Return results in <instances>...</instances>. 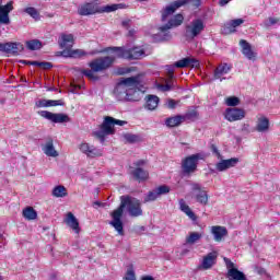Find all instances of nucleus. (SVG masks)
<instances>
[{
    "label": "nucleus",
    "mask_w": 280,
    "mask_h": 280,
    "mask_svg": "<svg viewBox=\"0 0 280 280\" xmlns=\"http://www.w3.org/2000/svg\"><path fill=\"white\" fill-rule=\"evenodd\" d=\"M20 65H32V61L20 60Z\"/></svg>",
    "instance_id": "obj_64"
},
{
    "label": "nucleus",
    "mask_w": 280,
    "mask_h": 280,
    "mask_svg": "<svg viewBox=\"0 0 280 280\" xmlns=\"http://www.w3.org/2000/svg\"><path fill=\"white\" fill-rule=\"evenodd\" d=\"M167 108H171V109H174V108H176V101H174V100H168V102H167Z\"/></svg>",
    "instance_id": "obj_59"
},
{
    "label": "nucleus",
    "mask_w": 280,
    "mask_h": 280,
    "mask_svg": "<svg viewBox=\"0 0 280 280\" xmlns=\"http://www.w3.org/2000/svg\"><path fill=\"white\" fill-rule=\"evenodd\" d=\"M26 47L30 49V51H36L43 47V43H40L38 39H32L26 42Z\"/></svg>",
    "instance_id": "obj_40"
},
{
    "label": "nucleus",
    "mask_w": 280,
    "mask_h": 280,
    "mask_svg": "<svg viewBox=\"0 0 280 280\" xmlns=\"http://www.w3.org/2000/svg\"><path fill=\"white\" fill-rule=\"evenodd\" d=\"M141 280H154V277L152 276H143Z\"/></svg>",
    "instance_id": "obj_62"
},
{
    "label": "nucleus",
    "mask_w": 280,
    "mask_h": 280,
    "mask_svg": "<svg viewBox=\"0 0 280 280\" xmlns=\"http://www.w3.org/2000/svg\"><path fill=\"white\" fill-rule=\"evenodd\" d=\"M52 67H54V65L49 61H39V68L40 69L49 70Z\"/></svg>",
    "instance_id": "obj_54"
},
{
    "label": "nucleus",
    "mask_w": 280,
    "mask_h": 280,
    "mask_svg": "<svg viewBox=\"0 0 280 280\" xmlns=\"http://www.w3.org/2000/svg\"><path fill=\"white\" fill-rule=\"evenodd\" d=\"M58 54H59V56H62L63 58H73V49H71V48H66L65 50L59 51Z\"/></svg>",
    "instance_id": "obj_49"
},
{
    "label": "nucleus",
    "mask_w": 280,
    "mask_h": 280,
    "mask_svg": "<svg viewBox=\"0 0 280 280\" xmlns=\"http://www.w3.org/2000/svg\"><path fill=\"white\" fill-rule=\"evenodd\" d=\"M58 43L61 49H71L73 47V34H61Z\"/></svg>",
    "instance_id": "obj_26"
},
{
    "label": "nucleus",
    "mask_w": 280,
    "mask_h": 280,
    "mask_svg": "<svg viewBox=\"0 0 280 280\" xmlns=\"http://www.w3.org/2000/svg\"><path fill=\"white\" fill-rule=\"evenodd\" d=\"M132 24V20L126 19L121 22V25L125 30H130V25Z\"/></svg>",
    "instance_id": "obj_57"
},
{
    "label": "nucleus",
    "mask_w": 280,
    "mask_h": 280,
    "mask_svg": "<svg viewBox=\"0 0 280 280\" xmlns=\"http://www.w3.org/2000/svg\"><path fill=\"white\" fill-rule=\"evenodd\" d=\"M127 208V211L131 218H139L143 215V209H141V201L130 195H124L120 197L119 207L114 210L112 215V221L109 222L110 226L115 229L118 235L124 236V209Z\"/></svg>",
    "instance_id": "obj_1"
},
{
    "label": "nucleus",
    "mask_w": 280,
    "mask_h": 280,
    "mask_svg": "<svg viewBox=\"0 0 280 280\" xmlns=\"http://www.w3.org/2000/svg\"><path fill=\"white\" fill-rule=\"evenodd\" d=\"M277 23H279V18H269L265 22V27H270L271 25H277Z\"/></svg>",
    "instance_id": "obj_52"
},
{
    "label": "nucleus",
    "mask_w": 280,
    "mask_h": 280,
    "mask_svg": "<svg viewBox=\"0 0 280 280\" xmlns=\"http://www.w3.org/2000/svg\"><path fill=\"white\" fill-rule=\"evenodd\" d=\"M107 51H115L116 58H124L125 60H141V58H145V50L141 47H133L130 49L112 47L107 48Z\"/></svg>",
    "instance_id": "obj_4"
},
{
    "label": "nucleus",
    "mask_w": 280,
    "mask_h": 280,
    "mask_svg": "<svg viewBox=\"0 0 280 280\" xmlns=\"http://www.w3.org/2000/svg\"><path fill=\"white\" fill-rule=\"evenodd\" d=\"M240 46L242 47V54L245 58L248 60H255L256 54L253 51V47L246 42V39H241Z\"/></svg>",
    "instance_id": "obj_24"
},
{
    "label": "nucleus",
    "mask_w": 280,
    "mask_h": 280,
    "mask_svg": "<svg viewBox=\"0 0 280 280\" xmlns=\"http://www.w3.org/2000/svg\"><path fill=\"white\" fill-rule=\"evenodd\" d=\"M155 191L158 192V196H165V194H170V186H159L158 188H155Z\"/></svg>",
    "instance_id": "obj_46"
},
{
    "label": "nucleus",
    "mask_w": 280,
    "mask_h": 280,
    "mask_svg": "<svg viewBox=\"0 0 280 280\" xmlns=\"http://www.w3.org/2000/svg\"><path fill=\"white\" fill-rule=\"evenodd\" d=\"M139 77H130L117 83L114 95L118 102H139Z\"/></svg>",
    "instance_id": "obj_2"
},
{
    "label": "nucleus",
    "mask_w": 280,
    "mask_h": 280,
    "mask_svg": "<svg viewBox=\"0 0 280 280\" xmlns=\"http://www.w3.org/2000/svg\"><path fill=\"white\" fill-rule=\"evenodd\" d=\"M179 209L180 211L186 213V215H188V218L194 222L198 220V217H196V213H194V211H191V208H189V206L185 202V199L179 200Z\"/></svg>",
    "instance_id": "obj_31"
},
{
    "label": "nucleus",
    "mask_w": 280,
    "mask_h": 280,
    "mask_svg": "<svg viewBox=\"0 0 280 280\" xmlns=\"http://www.w3.org/2000/svg\"><path fill=\"white\" fill-rule=\"evenodd\" d=\"M177 69H198L200 61L194 57H186L175 62Z\"/></svg>",
    "instance_id": "obj_15"
},
{
    "label": "nucleus",
    "mask_w": 280,
    "mask_h": 280,
    "mask_svg": "<svg viewBox=\"0 0 280 280\" xmlns=\"http://www.w3.org/2000/svg\"><path fill=\"white\" fill-rule=\"evenodd\" d=\"M131 175L133 176L135 180H138V183H142V180H148V172L141 167H136L133 171H131Z\"/></svg>",
    "instance_id": "obj_30"
},
{
    "label": "nucleus",
    "mask_w": 280,
    "mask_h": 280,
    "mask_svg": "<svg viewBox=\"0 0 280 280\" xmlns=\"http://www.w3.org/2000/svg\"><path fill=\"white\" fill-rule=\"evenodd\" d=\"M37 108H49L51 106H65V102L62 100H39L35 103Z\"/></svg>",
    "instance_id": "obj_22"
},
{
    "label": "nucleus",
    "mask_w": 280,
    "mask_h": 280,
    "mask_svg": "<svg viewBox=\"0 0 280 280\" xmlns=\"http://www.w3.org/2000/svg\"><path fill=\"white\" fill-rule=\"evenodd\" d=\"M159 106V96L156 95H148L145 98L144 108L148 110H156Z\"/></svg>",
    "instance_id": "obj_32"
},
{
    "label": "nucleus",
    "mask_w": 280,
    "mask_h": 280,
    "mask_svg": "<svg viewBox=\"0 0 280 280\" xmlns=\"http://www.w3.org/2000/svg\"><path fill=\"white\" fill-rule=\"evenodd\" d=\"M200 160H202V155L200 153H196L185 158L182 161L183 174H186V176H189L190 174L196 173L198 170V161Z\"/></svg>",
    "instance_id": "obj_7"
},
{
    "label": "nucleus",
    "mask_w": 280,
    "mask_h": 280,
    "mask_svg": "<svg viewBox=\"0 0 280 280\" xmlns=\"http://www.w3.org/2000/svg\"><path fill=\"white\" fill-rule=\"evenodd\" d=\"M241 132H243V135H250V125L243 124L241 128Z\"/></svg>",
    "instance_id": "obj_55"
},
{
    "label": "nucleus",
    "mask_w": 280,
    "mask_h": 280,
    "mask_svg": "<svg viewBox=\"0 0 280 280\" xmlns=\"http://www.w3.org/2000/svg\"><path fill=\"white\" fill-rule=\"evenodd\" d=\"M106 136H108V133H106V131H104L102 128L101 130L94 132V137H96V139H100L102 143H104Z\"/></svg>",
    "instance_id": "obj_48"
},
{
    "label": "nucleus",
    "mask_w": 280,
    "mask_h": 280,
    "mask_svg": "<svg viewBox=\"0 0 280 280\" xmlns=\"http://www.w3.org/2000/svg\"><path fill=\"white\" fill-rule=\"evenodd\" d=\"M25 47H23V44L21 43H14V42H9V43H0V51L3 54H10L11 56H19L21 51H23Z\"/></svg>",
    "instance_id": "obj_9"
},
{
    "label": "nucleus",
    "mask_w": 280,
    "mask_h": 280,
    "mask_svg": "<svg viewBox=\"0 0 280 280\" xmlns=\"http://www.w3.org/2000/svg\"><path fill=\"white\" fill-rule=\"evenodd\" d=\"M115 122L113 120V117L110 116H106L104 118L103 124L101 125L102 130L106 133V135H115Z\"/></svg>",
    "instance_id": "obj_28"
},
{
    "label": "nucleus",
    "mask_w": 280,
    "mask_h": 280,
    "mask_svg": "<svg viewBox=\"0 0 280 280\" xmlns=\"http://www.w3.org/2000/svg\"><path fill=\"white\" fill-rule=\"evenodd\" d=\"M23 12H25V14H28V16H31L35 21H39L40 20V13L34 7H27V8H25L23 10Z\"/></svg>",
    "instance_id": "obj_38"
},
{
    "label": "nucleus",
    "mask_w": 280,
    "mask_h": 280,
    "mask_svg": "<svg viewBox=\"0 0 280 280\" xmlns=\"http://www.w3.org/2000/svg\"><path fill=\"white\" fill-rule=\"evenodd\" d=\"M124 280H137V277L135 276V271L132 269H129L124 277Z\"/></svg>",
    "instance_id": "obj_53"
},
{
    "label": "nucleus",
    "mask_w": 280,
    "mask_h": 280,
    "mask_svg": "<svg viewBox=\"0 0 280 280\" xmlns=\"http://www.w3.org/2000/svg\"><path fill=\"white\" fill-rule=\"evenodd\" d=\"M133 165H136V167H141V165H145V161L139 160L136 163H133Z\"/></svg>",
    "instance_id": "obj_60"
},
{
    "label": "nucleus",
    "mask_w": 280,
    "mask_h": 280,
    "mask_svg": "<svg viewBox=\"0 0 280 280\" xmlns=\"http://www.w3.org/2000/svg\"><path fill=\"white\" fill-rule=\"evenodd\" d=\"M156 198H159V192H156V189H153L144 197V202H154Z\"/></svg>",
    "instance_id": "obj_44"
},
{
    "label": "nucleus",
    "mask_w": 280,
    "mask_h": 280,
    "mask_svg": "<svg viewBox=\"0 0 280 280\" xmlns=\"http://www.w3.org/2000/svg\"><path fill=\"white\" fill-rule=\"evenodd\" d=\"M89 54H86V51H84L83 49H74L72 50V58H82L84 56H88Z\"/></svg>",
    "instance_id": "obj_50"
},
{
    "label": "nucleus",
    "mask_w": 280,
    "mask_h": 280,
    "mask_svg": "<svg viewBox=\"0 0 280 280\" xmlns=\"http://www.w3.org/2000/svg\"><path fill=\"white\" fill-rule=\"evenodd\" d=\"M172 28L165 24L163 26L159 27V32L158 34H155V38H158V40H172V33L170 32Z\"/></svg>",
    "instance_id": "obj_25"
},
{
    "label": "nucleus",
    "mask_w": 280,
    "mask_h": 280,
    "mask_svg": "<svg viewBox=\"0 0 280 280\" xmlns=\"http://www.w3.org/2000/svg\"><path fill=\"white\" fill-rule=\"evenodd\" d=\"M52 196L55 198H65V196H67V188L62 185L56 186L52 189Z\"/></svg>",
    "instance_id": "obj_39"
},
{
    "label": "nucleus",
    "mask_w": 280,
    "mask_h": 280,
    "mask_svg": "<svg viewBox=\"0 0 280 280\" xmlns=\"http://www.w3.org/2000/svg\"><path fill=\"white\" fill-rule=\"evenodd\" d=\"M243 23L244 21L242 19L232 20L224 24L221 32L225 35L233 34L235 32V27H240Z\"/></svg>",
    "instance_id": "obj_21"
},
{
    "label": "nucleus",
    "mask_w": 280,
    "mask_h": 280,
    "mask_svg": "<svg viewBox=\"0 0 280 280\" xmlns=\"http://www.w3.org/2000/svg\"><path fill=\"white\" fill-rule=\"evenodd\" d=\"M176 69L175 63L173 66H166V75L168 80L174 81V71Z\"/></svg>",
    "instance_id": "obj_47"
},
{
    "label": "nucleus",
    "mask_w": 280,
    "mask_h": 280,
    "mask_svg": "<svg viewBox=\"0 0 280 280\" xmlns=\"http://www.w3.org/2000/svg\"><path fill=\"white\" fill-rule=\"evenodd\" d=\"M205 32V21L202 19H195L185 27V36L190 40L198 38Z\"/></svg>",
    "instance_id": "obj_6"
},
{
    "label": "nucleus",
    "mask_w": 280,
    "mask_h": 280,
    "mask_svg": "<svg viewBox=\"0 0 280 280\" xmlns=\"http://www.w3.org/2000/svg\"><path fill=\"white\" fill-rule=\"evenodd\" d=\"M269 129H270V120L265 116L259 117L256 125L257 132H268Z\"/></svg>",
    "instance_id": "obj_29"
},
{
    "label": "nucleus",
    "mask_w": 280,
    "mask_h": 280,
    "mask_svg": "<svg viewBox=\"0 0 280 280\" xmlns=\"http://www.w3.org/2000/svg\"><path fill=\"white\" fill-rule=\"evenodd\" d=\"M183 21H185L183 14H176L171 20H168L166 25L172 30V27H179V25H183Z\"/></svg>",
    "instance_id": "obj_35"
},
{
    "label": "nucleus",
    "mask_w": 280,
    "mask_h": 280,
    "mask_svg": "<svg viewBox=\"0 0 280 280\" xmlns=\"http://www.w3.org/2000/svg\"><path fill=\"white\" fill-rule=\"evenodd\" d=\"M202 240V233L200 232H190L188 236L185 238V244H189L190 246H194V244L200 242Z\"/></svg>",
    "instance_id": "obj_33"
},
{
    "label": "nucleus",
    "mask_w": 280,
    "mask_h": 280,
    "mask_svg": "<svg viewBox=\"0 0 280 280\" xmlns=\"http://www.w3.org/2000/svg\"><path fill=\"white\" fill-rule=\"evenodd\" d=\"M184 121H191L198 117V112L196 109L188 110L185 115L182 116Z\"/></svg>",
    "instance_id": "obj_42"
},
{
    "label": "nucleus",
    "mask_w": 280,
    "mask_h": 280,
    "mask_svg": "<svg viewBox=\"0 0 280 280\" xmlns=\"http://www.w3.org/2000/svg\"><path fill=\"white\" fill-rule=\"evenodd\" d=\"M65 223L67 224V226L72 229V231H74V233H80V222L78 221L75 215L72 214V212L67 213Z\"/></svg>",
    "instance_id": "obj_23"
},
{
    "label": "nucleus",
    "mask_w": 280,
    "mask_h": 280,
    "mask_svg": "<svg viewBox=\"0 0 280 280\" xmlns=\"http://www.w3.org/2000/svg\"><path fill=\"white\" fill-rule=\"evenodd\" d=\"M14 10V2L9 1L5 5L0 7V25H10V13Z\"/></svg>",
    "instance_id": "obj_14"
},
{
    "label": "nucleus",
    "mask_w": 280,
    "mask_h": 280,
    "mask_svg": "<svg viewBox=\"0 0 280 280\" xmlns=\"http://www.w3.org/2000/svg\"><path fill=\"white\" fill-rule=\"evenodd\" d=\"M124 8L122 3L119 4H107L105 7H102L98 11V14H102L104 12L110 13V12H116V10H121Z\"/></svg>",
    "instance_id": "obj_37"
},
{
    "label": "nucleus",
    "mask_w": 280,
    "mask_h": 280,
    "mask_svg": "<svg viewBox=\"0 0 280 280\" xmlns=\"http://www.w3.org/2000/svg\"><path fill=\"white\" fill-rule=\"evenodd\" d=\"M114 126H126L128 121L113 118Z\"/></svg>",
    "instance_id": "obj_58"
},
{
    "label": "nucleus",
    "mask_w": 280,
    "mask_h": 280,
    "mask_svg": "<svg viewBox=\"0 0 280 280\" xmlns=\"http://www.w3.org/2000/svg\"><path fill=\"white\" fill-rule=\"evenodd\" d=\"M219 163L215 164L217 172H226V170H231V167H235L237 163H240L238 158H231L229 160L219 159Z\"/></svg>",
    "instance_id": "obj_16"
},
{
    "label": "nucleus",
    "mask_w": 280,
    "mask_h": 280,
    "mask_svg": "<svg viewBox=\"0 0 280 280\" xmlns=\"http://www.w3.org/2000/svg\"><path fill=\"white\" fill-rule=\"evenodd\" d=\"M254 271H255L257 275H265V279H270V275L266 273V269H264V268H261V267L255 266V267H254Z\"/></svg>",
    "instance_id": "obj_51"
},
{
    "label": "nucleus",
    "mask_w": 280,
    "mask_h": 280,
    "mask_svg": "<svg viewBox=\"0 0 280 280\" xmlns=\"http://www.w3.org/2000/svg\"><path fill=\"white\" fill-rule=\"evenodd\" d=\"M246 117V110L237 107H230L225 109L224 118L228 121H242Z\"/></svg>",
    "instance_id": "obj_11"
},
{
    "label": "nucleus",
    "mask_w": 280,
    "mask_h": 280,
    "mask_svg": "<svg viewBox=\"0 0 280 280\" xmlns=\"http://www.w3.org/2000/svg\"><path fill=\"white\" fill-rule=\"evenodd\" d=\"M217 260H218V252H211L203 257L201 266H199V269L209 270L213 268V266H215Z\"/></svg>",
    "instance_id": "obj_17"
},
{
    "label": "nucleus",
    "mask_w": 280,
    "mask_h": 280,
    "mask_svg": "<svg viewBox=\"0 0 280 280\" xmlns=\"http://www.w3.org/2000/svg\"><path fill=\"white\" fill-rule=\"evenodd\" d=\"M80 150H81V152H83V154H86V156H89V159H95V156H102V150H100L89 143H82L80 145Z\"/></svg>",
    "instance_id": "obj_18"
},
{
    "label": "nucleus",
    "mask_w": 280,
    "mask_h": 280,
    "mask_svg": "<svg viewBox=\"0 0 280 280\" xmlns=\"http://www.w3.org/2000/svg\"><path fill=\"white\" fill-rule=\"evenodd\" d=\"M211 152L214 153L217 159H222V154H220V151L215 144H211Z\"/></svg>",
    "instance_id": "obj_56"
},
{
    "label": "nucleus",
    "mask_w": 280,
    "mask_h": 280,
    "mask_svg": "<svg viewBox=\"0 0 280 280\" xmlns=\"http://www.w3.org/2000/svg\"><path fill=\"white\" fill-rule=\"evenodd\" d=\"M22 215L25 220H36V218H38V213L32 207H26L23 210Z\"/></svg>",
    "instance_id": "obj_36"
},
{
    "label": "nucleus",
    "mask_w": 280,
    "mask_h": 280,
    "mask_svg": "<svg viewBox=\"0 0 280 280\" xmlns=\"http://www.w3.org/2000/svg\"><path fill=\"white\" fill-rule=\"evenodd\" d=\"M225 266L228 268V277L232 280H246V275L244 272L240 271L235 264L231 261L229 258H224Z\"/></svg>",
    "instance_id": "obj_10"
},
{
    "label": "nucleus",
    "mask_w": 280,
    "mask_h": 280,
    "mask_svg": "<svg viewBox=\"0 0 280 280\" xmlns=\"http://www.w3.org/2000/svg\"><path fill=\"white\" fill-rule=\"evenodd\" d=\"M231 71V66L228 63H220L213 72V80H220V82H223V80H226V78H222V75H226Z\"/></svg>",
    "instance_id": "obj_19"
},
{
    "label": "nucleus",
    "mask_w": 280,
    "mask_h": 280,
    "mask_svg": "<svg viewBox=\"0 0 280 280\" xmlns=\"http://www.w3.org/2000/svg\"><path fill=\"white\" fill-rule=\"evenodd\" d=\"M159 89H161L164 93L167 91H172V89H174V81L172 80H167L165 84H161L159 86Z\"/></svg>",
    "instance_id": "obj_45"
},
{
    "label": "nucleus",
    "mask_w": 280,
    "mask_h": 280,
    "mask_svg": "<svg viewBox=\"0 0 280 280\" xmlns=\"http://www.w3.org/2000/svg\"><path fill=\"white\" fill-rule=\"evenodd\" d=\"M191 190L198 191V194H196L195 198H196V201L199 202V205H203V206L209 205V195L207 194L206 190H202V186H200V184L192 183Z\"/></svg>",
    "instance_id": "obj_12"
},
{
    "label": "nucleus",
    "mask_w": 280,
    "mask_h": 280,
    "mask_svg": "<svg viewBox=\"0 0 280 280\" xmlns=\"http://www.w3.org/2000/svg\"><path fill=\"white\" fill-rule=\"evenodd\" d=\"M189 3H192L194 8H200L202 4V0H177L171 3V5L166 7L164 11L162 12V21L165 23L167 21L168 16H172L178 8H183V5H187Z\"/></svg>",
    "instance_id": "obj_5"
},
{
    "label": "nucleus",
    "mask_w": 280,
    "mask_h": 280,
    "mask_svg": "<svg viewBox=\"0 0 280 280\" xmlns=\"http://www.w3.org/2000/svg\"><path fill=\"white\" fill-rule=\"evenodd\" d=\"M124 139L127 143H139L141 141V137L135 133H125Z\"/></svg>",
    "instance_id": "obj_41"
},
{
    "label": "nucleus",
    "mask_w": 280,
    "mask_h": 280,
    "mask_svg": "<svg viewBox=\"0 0 280 280\" xmlns=\"http://www.w3.org/2000/svg\"><path fill=\"white\" fill-rule=\"evenodd\" d=\"M113 62H115V57L113 56L96 58L89 63V67L91 69H83L81 70V73H83L85 78H89V80L97 82V80H100V77H97L95 73H100L102 71H106V69H110V67H113Z\"/></svg>",
    "instance_id": "obj_3"
},
{
    "label": "nucleus",
    "mask_w": 280,
    "mask_h": 280,
    "mask_svg": "<svg viewBox=\"0 0 280 280\" xmlns=\"http://www.w3.org/2000/svg\"><path fill=\"white\" fill-rule=\"evenodd\" d=\"M211 233L214 237V242H222V240L229 235L226 228L220 225L212 226Z\"/></svg>",
    "instance_id": "obj_20"
},
{
    "label": "nucleus",
    "mask_w": 280,
    "mask_h": 280,
    "mask_svg": "<svg viewBox=\"0 0 280 280\" xmlns=\"http://www.w3.org/2000/svg\"><path fill=\"white\" fill-rule=\"evenodd\" d=\"M37 113L44 119H48V121H52V124H69V121H71V118L67 114H62V113L54 114L47 110H40Z\"/></svg>",
    "instance_id": "obj_8"
},
{
    "label": "nucleus",
    "mask_w": 280,
    "mask_h": 280,
    "mask_svg": "<svg viewBox=\"0 0 280 280\" xmlns=\"http://www.w3.org/2000/svg\"><path fill=\"white\" fill-rule=\"evenodd\" d=\"M226 106H231L232 108H235V106H240V97L237 96H230L225 100Z\"/></svg>",
    "instance_id": "obj_43"
},
{
    "label": "nucleus",
    "mask_w": 280,
    "mask_h": 280,
    "mask_svg": "<svg viewBox=\"0 0 280 280\" xmlns=\"http://www.w3.org/2000/svg\"><path fill=\"white\" fill-rule=\"evenodd\" d=\"M33 67H40V61H31Z\"/></svg>",
    "instance_id": "obj_63"
},
{
    "label": "nucleus",
    "mask_w": 280,
    "mask_h": 280,
    "mask_svg": "<svg viewBox=\"0 0 280 280\" xmlns=\"http://www.w3.org/2000/svg\"><path fill=\"white\" fill-rule=\"evenodd\" d=\"M183 121H185L183 116L177 115L174 117L166 118L165 124L168 128H176V126H180Z\"/></svg>",
    "instance_id": "obj_34"
},
{
    "label": "nucleus",
    "mask_w": 280,
    "mask_h": 280,
    "mask_svg": "<svg viewBox=\"0 0 280 280\" xmlns=\"http://www.w3.org/2000/svg\"><path fill=\"white\" fill-rule=\"evenodd\" d=\"M231 0H220L219 5L224 7Z\"/></svg>",
    "instance_id": "obj_61"
},
{
    "label": "nucleus",
    "mask_w": 280,
    "mask_h": 280,
    "mask_svg": "<svg viewBox=\"0 0 280 280\" xmlns=\"http://www.w3.org/2000/svg\"><path fill=\"white\" fill-rule=\"evenodd\" d=\"M42 150L46 156H51L52 159H56L60 154L56 151V148L54 147V140H48L43 147Z\"/></svg>",
    "instance_id": "obj_27"
},
{
    "label": "nucleus",
    "mask_w": 280,
    "mask_h": 280,
    "mask_svg": "<svg viewBox=\"0 0 280 280\" xmlns=\"http://www.w3.org/2000/svg\"><path fill=\"white\" fill-rule=\"evenodd\" d=\"M80 16H91L92 14H100V7L93 2L81 4L78 9Z\"/></svg>",
    "instance_id": "obj_13"
}]
</instances>
